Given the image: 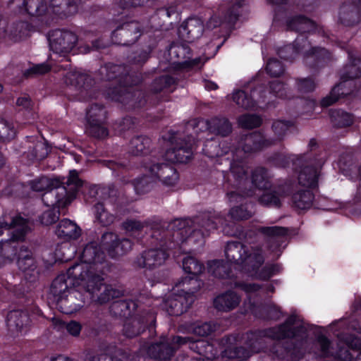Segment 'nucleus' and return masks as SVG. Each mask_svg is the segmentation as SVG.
Returning a JSON list of instances; mask_svg holds the SVG:
<instances>
[{
  "label": "nucleus",
  "instance_id": "f257e3e1",
  "mask_svg": "<svg viewBox=\"0 0 361 361\" xmlns=\"http://www.w3.org/2000/svg\"><path fill=\"white\" fill-rule=\"evenodd\" d=\"M103 79L116 80L117 85L107 90V96L111 99L126 106L128 109H135L145 105L148 101L152 105L166 100L164 94H159L164 89L175 83V79L164 75L155 78L149 88V94L146 97L145 93L134 86L142 81L141 73L129 72L122 65L109 63L99 70Z\"/></svg>",
  "mask_w": 361,
  "mask_h": 361
},
{
  "label": "nucleus",
  "instance_id": "f03ea898",
  "mask_svg": "<svg viewBox=\"0 0 361 361\" xmlns=\"http://www.w3.org/2000/svg\"><path fill=\"white\" fill-rule=\"evenodd\" d=\"M307 336V327L297 315L291 314L286 321L272 328L247 332L244 336V343L250 353H258L267 348L266 338L281 340L286 338L303 339Z\"/></svg>",
  "mask_w": 361,
  "mask_h": 361
},
{
  "label": "nucleus",
  "instance_id": "7ed1b4c3",
  "mask_svg": "<svg viewBox=\"0 0 361 361\" xmlns=\"http://www.w3.org/2000/svg\"><path fill=\"white\" fill-rule=\"evenodd\" d=\"M59 183L50 187L42 196V202L48 207L65 209L80 192H86L87 183L75 170L70 171L68 176L60 178Z\"/></svg>",
  "mask_w": 361,
  "mask_h": 361
},
{
  "label": "nucleus",
  "instance_id": "20e7f679",
  "mask_svg": "<svg viewBox=\"0 0 361 361\" xmlns=\"http://www.w3.org/2000/svg\"><path fill=\"white\" fill-rule=\"evenodd\" d=\"M170 232L154 228L151 234L152 242L156 247L142 252L135 260V264L139 268L153 269L161 266L168 258L167 250L173 249V242L167 240Z\"/></svg>",
  "mask_w": 361,
  "mask_h": 361
},
{
  "label": "nucleus",
  "instance_id": "39448f33",
  "mask_svg": "<svg viewBox=\"0 0 361 361\" xmlns=\"http://www.w3.org/2000/svg\"><path fill=\"white\" fill-rule=\"evenodd\" d=\"M163 140L169 147L162 155L172 163H187L192 158L193 139L191 137H181L177 133L169 132L163 135Z\"/></svg>",
  "mask_w": 361,
  "mask_h": 361
},
{
  "label": "nucleus",
  "instance_id": "423d86ee",
  "mask_svg": "<svg viewBox=\"0 0 361 361\" xmlns=\"http://www.w3.org/2000/svg\"><path fill=\"white\" fill-rule=\"evenodd\" d=\"M78 40V36L74 32L66 30H55L49 35L50 49L62 57L59 66L65 70L72 68L68 54L75 47Z\"/></svg>",
  "mask_w": 361,
  "mask_h": 361
},
{
  "label": "nucleus",
  "instance_id": "0eeeda50",
  "mask_svg": "<svg viewBox=\"0 0 361 361\" xmlns=\"http://www.w3.org/2000/svg\"><path fill=\"white\" fill-rule=\"evenodd\" d=\"M182 336H161L158 341L147 343L144 346L147 355L151 359L159 361H168L175 355L183 341Z\"/></svg>",
  "mask_w": 361,
  "mask_h": 361
},
{
  "label": "nucleus",
  "instance_id": "6e6552de",
  "mask_svg": "<svg viewBox=\"0 0 361 361\" xmlns=\"http://www.w3.org/2000/svg\"><path fill=\"white\" fill-rule=\"evenodd\" d=\"M324 161L322 159L312 160L306 155H300L293 161L296 167L301 169L298 175L300 185L307 188H315L317 186V169L321 167Z\"/></svg>",
  "mask_w": 361,
  "mask_h": 361
},
{
  "label": "nucleus",
  "instance_id": "1a4fd4ad",
  "mask_svg": "<svg viewBox=\"0 0 361 361\" xmlns=\"http://www.w3.org/2000/svg\"><path fill=\"white\" fill-rule=\"evenodd\" d=\"M101 245L106 250L109 256L117 259L130 252L133 243L128 238L120 239L113 232H105L101 237Z\"/></svg>",
  "mask_w": 361,
  "mask_h": 361
},
{
  "label": "nucleus",
  "instance_id": "9d476101",
  "mask_svg": "<svg viewBox=\"0 0 361 361\" xmlns=\"http://www.w3.org/2000/svg\"><path fill=\"white\" fill-rule=\"evenodd\" d=\"M142 165L153 177L166 185H173L178 180V173L176 169L169 164L159 163L154 159H148L143 161Z\"/></svg>",
  "mask_w": 361,
  "mask_h": 361
},
{
  "label": "nucleus",
  "instance_id": "9b49d317",
  "mask_svg": "<svg viewBox=\"0 0 361 361\" xmlns=\"http://www.w3.org/2000/svg\"><path fill=\"white\" fill-rule=\"evenodd\" d=\"M142 28L135 20L125 22L112 32V39L116 44L128 46L134 44L141 36Z\"/></svg>",
  "mask_w": 361,
  "mask_h": 361
},
{
  "label": "nucleus",
  "instance_id": "f8f14e48",
  "mask_svg": "<svg viewBox=\"0 0 361 361\" xmlns=\"http://www.w3.org/2000/svg\"><path fill=\"white\" fill-rule=\"evenodd\" d=\"M156 318L152 313L136 316L127 320L123 329V334L128 338H134L143 333L147 327L151 331L154 329Z\"/></svg>",
  "mask_w": 361,
  "mask_h": 361
},
{
  "label": "nucleus",
  "instance_id": "ddd939ff",
  "mask_svg": "<svg viewBox=\"0 0 361 361\" xmlns=\"http://www.w3.org/2000/svg\"><path fill=\"white\" fill-rule=\"evenodd\" d=\"M88 300V297L80 290L72 288L54 305L61 312L70 314L82 307Z\"/></svg>",
  "mask_w": 361,
  "mask_h": 361
},
{
  "label": "nucleus",
  "instance_id": "4468645a",
  "mask_svg": "<svg viewBox=\"0 0 361 361\" xmlns=\"http://www.w3.org/2000/svg\"><path fill=\"white\" fill-rule=\"evenodd\" d=\"M274 141L267 139L259 132H253L240 135L237 141V147L241 149L245 153H252L261 150L264 147L273 145Z\"/></svg>",
  "mask_w": 361,
  "mask_h": 361
},
{
  "label": "nucleus",
  "instance_id": "2eb2a0df",
  "mask_svg": "<svg viewBox=\"0 0 361 361\" xmlns=\"http://www.w3.org/2000/svg\"><path fill=\"white\" fill-rule=\"evenodd\" d=\"M31 320L27 310L16 309L11 310L6 316V326L13 336L26 332L30 325Z\"/></svg>",
  "mask_w": 361,
  "mask_h": 361
},
{
  "label": "nucleus",
  "instance_id": "dca6fc26",
  "mask_svg": "<svg viewBox=\"0 0 361 361\" xmlns=\"http://www.w3.org/2000/svg\"><path fill=\"white\" fill-rule=\"evenodd\" d=\"M178 16L176 6L162 7L158 8L151 17V23L156 29L168 30L172 27Z\"/></svg>",
  "mask_w": 361,
  "mask_h": 361
},
{
  "label": "nucleus",
  "instance_id": "f3484780",
  "mask_svg": "<svg viewBox=\"0 0 361 361\" xmlns=\"http://www.w3.org/2000/svg\"><path fill=\"white\" fill-rule=\"evenodd\" d=\"M29 219L23 216L20 214H5L0 217V229L10 231L14 228L13 236L21 238L28 228Z\"/></svg>",
  "mask_w": 361,
  "mask_h": 361
},
{
  "label": "nucleus",
  "instance_id": "a211bd4d",
  "mask_svg": "<svg viewBox=\"0 0 361 361\" xmlns=\"http://www.w3.org/2000/svg\"><path fill=\"white\" fill-rule=\"evenodd\" d=\"M171 58L177 60V63L189 67L197 66L202 62L200 57L192 59L190 47L184 43L172 44L169 49Z\"/></svg>",
  "mask_w": 361,
  "mask_h": 361
},
{
  "label": "nucleus",
  "instance_id": "6ab92c4d",
  "mask_svg": "<svg viewBox=\"0 0 361 361\" xmlns=\"http://www.w3.org/2000/svg\"><path fill=\"white\" fill-rule=\"evenodd\" d=\"M75 286L72 280L68 281V276L66 274H60L52 281L48 299L52 305H55Z\"/></svg>",
  "mask_w": 361,
  "mask_h": 361
},
{
  "label": "nucleus",
  "instance_id": "aec40b11",
  "mask_svg": "<svg viewBox=\"0 0 361 361\" xmlns=\"http://www.w3.org/2000/svg\"><path fill=\"white\" fill-rule=\"evenodd\" d=\"M203 31V22L200 18H191L180 25L178 28V35L185 41L190 42L198 39Z\"/></svg>",
  "mask_w": 361,
  "mask_h": 361
},
{
  "label": "nucleus",
  "instance_id": "412c9836",
  "mask_svg": "<svg viewBox=\"0 0 361 361\" xmlns=\"http://www.w3.org/2000/svg\"><path fill=\"white\" fill-rule=\"evenodd\" d=\"M246 252L240 265L249 275L254 276L264 262L262 250L259 247H249Z\"/></svg>",
  "mask_w": 361,
  "mask_h": 361
},
{
  "label": "nucleus",
  "instance_id": "4be33fe9",
  "mask_svg": "<svg viewBox=\"0 0 361 361\" xmlns=\"http://www.w3.org/2000/svg\"><path fill=\"white\" fill-rule=\"evenodd\" d=\"M306 63L313 68H321L328 66L333 56L329 50L322 47H312L305 54Z\"/></svg>",
  "mask_w": 361,
  "mask_h": 361
},
{
  "label": "nucleus",
  "instance_id": "5701e85b",
  "mask_svg": "<svg viewBox=\"0 0 361 361\" xmlns=\"http://www.w3.org/2000/svg\"><path fill=\"white\" fill-rule=\"evenodd\" d=\"M272 352L279 359L287 358L290 361H298L303 356V352L300 346L290 341H287L281 345L276 344L272 348Z\"/></svg>",
  "mask_w": 361,
  "mask_h": 361
},
{
  "label": "nucleus",
  "instance_id": "b1692460",
  "mask_svg": "<svg viewBox=\"0 0 361 361\" xmlns=\"http://www.w3.org/2000/svg\"><path fill=\"white\" fill-rule=\"evenodd\" d=\"M361 0H355L353 3H345L342 5L339 12V20L345 26L356 25L360 18V7Z\"/></svg>",
  "mask_w": 361,
  "mask_h": 361
},
{
  "label": "nucleus",
  "instance_id": "393cba45",
  "mask_svg": "<svg viewBox=\"0 0 361 361\" xmlns=\"http://www.w3.org/2000/svg\"><path fill=\"white\" fill-rule=\"evenodd\" d=\"M236 337L233 335L225 336L221 339V343L226 345L224 355L228 359H239L246 360L251 356L250 350L243 346L234 345Z\"/></svg>",
  "mask_w": 361,
  "mask_h": 361
},
{
  "label": "nucleus",
  "instance_id": "a878e982",
  "mask_svg": "<svg viewBox=\"0 0 361 361\" xmlns=\"http://www.w3.org/2000/svg\"><path fill=\"white\" fill-rule=\"evenodd\" d=\"M22 147L25 149L24 153L27 154V157L31 160L44 159L49 152V147L44 142L34 138L25 140Z\"/></svg>",
  "mask_w": 361,
  "mask_h": 361
},
{
  "label": "nucleus",
  "instance_id": "bb28decb",
  "mask_svg": "<svg viewBox=\"0 0 361 361\" xmlns=\"http://www.w3.org/2000/svg\"><path fill=\"white\" fill-rule=\"evenodd\" d=\"M30 221H29L27 230L25 232L23 236L18 239L13 236L14 228H10V230H12L11 239L0 242V257L8 261L16 259L18 253V243L25 240V235L30 231Z\"/></svg>",
  "mask_w": 361,
  "mask_h": 361
},
{
  "label": "nucleus",
  "instance_id": "cd10ccee",
  "mask_svg": "<svg viewBox=\"0 0 361 361\" xmlns=\"http://www.w3.org/2000/svg\"><path fill=\"white\" fill-rule=\"evenodd\" d=\"M203 286V282L197 277L188 276L178 280L175 285L177 292L180 293L187 300L190 299V303L193 302L192 296L200 290Z\"/></svg>",
  "mask_w": 361,
  "mask_h": 361
},
{
  "label": "nucleus",
  "instance_id": "c85d7f7f",
  "mask_svg": "<svg viewBox=\"0 0 361 361\" xmlns=\"http://www.w3.org/2000/svg\"><path fill=\"white\" fill-rule=\"evenodd\" d=\"M259 231L268 238L269 248L273 252L279 249L283 238L288 234V228L281 226L260 227Z\"/></svg>",
  "mask_w": 361,
  "mask_h": 361
},
{
  "label": "nucleus",
  "instance_id": "c756f323",
  "mask_svg": "<svg viewBox=\"0 0 361 361\" xmlns=\"http://www.w3.org/2000/svg\"><path fill=\"white\" fill-rule=\"evenodd\" d=\"M350 339V342L347 341L339 346L336 357L342 361H361V352L357 349L360 345V340L351 337Z\"/></svg>",
  "mask_w": 361,
  "mask_h": 361
},
{
  "label": "nucleus",
  "instance_id": "7c9ffc66",
  "mask_svg": "<svg viewBox=\"0 0 361 361\" xmlns=\"http://www.w3.org/2000/svg\"><path fill=\"white\" fill-rule=\"evenodd\" d=\"M348 80H341L331 90L329 95L323 98L321 101V105L323 107H327L334 104L340 97H345L350 95L353 92V85L352 83H348Z\"/></svg>",
  "mask_w": 361,
  "mask_h": 361
},
{
  "label": "nucleus",
  "instance_id": "2f4dec72",
  "mask_svg": "<svg viewBox=\"0 0 361 361\" xmlns=\"http://www.w3.org/2000/svg\"><path fill=\"white\" fill-rule=\"evenodd\" d=\"M224 219L210 214H202L193 219V224L198 227L203 236L209 235V232L217 228L218 224H223Z\"/></svg>",
  "mask_w": 361,
  "mask_h": 361
},
{
  "label": "nucleus",
  "instance_id": "473e14b6",
  "mask_svg": "<svg viewBox=\"0 0 361 361\" xmlns=\"http://www.w3.org/2000/svg\"><path fill=\"white\" fill-rule=\"evenodd\" d=\"M207 130L215 135L228 136L233 130V126L226 117H214L205 121Z\"/></svg>",
  "mask_w": 361,
  "mask_h": 361
},
{
  "label": "nucleus",
  "instance_id": "72a5a7b5",
  "mask_svg": "<svg viewBox=\"0 0 361 361\" xmlns=\"http://www.w3.org/2000/svg\"><path fill=\"white\" fill-rule=\"evenodd\" d=\"M63 79L67 85L74 86L78 90H88L94 84V81L90 75L78 71L68 72Z\"/></svg>",
  "mask_w": 361,
  "mask_h": 361
},
{
  "label": "nucleus",
  "instance_id": "f704fd0d",
  "mask_svg": "<svg viewBox=\"0 0 361 361\" xmlns=\"http://www.w3.org/2000/svg\"><path fill=\"white\" fill-rule=\"evenodd\" d=\"M248 246L240 241H228L225 247V255L227 260L235 264L243 263V257L248 252Z\"/></svg>",
  "mask_w": 361,
  "mask_h": 361
},
{
  "label": "nucleus",
  "instance_id": "c9c22d12",
  "mask_svg": "<svg viewBox=\"0 0 361 361\" xmlns=\"http://www.w3.org/2000/svg\"><path fill=\"white\" fill-rule=\"evenodd\" d=\"M240 297L234 291L228 290L214 300V307L223 312H228L235 309L240 303Z\"/></svg>",
  "mask_w": 361,
  "mask_h": 361
},
{
  "label": "nucleus",
  "instance_id": "e433bc0d",
  "mask_svg": "<svg viewBox=\"0 0 361 361\" xmlns=\"http://www.w3.org/2000/svg\"><path fill=\"white\" fill-rule=\"evenodd\" d=\"M287 30L300 33L310 32L316 29V23L302 15L293 16L286 20Z\"/></svg>",
  "mask_w": 361,
  "mask_h": 361
},
{
  "label": "nucleus",
  "instance_id": "4c0bfd02",
  "mask_svg": "<svg viewBox=\"0 0 361 361\" xmlns=\"http://www.w3.org/2000/svg\"><path fill=\"white\" fill-rule=\"evenodd\" d=\"M56 234L64 240H75L80 236L81 229L75 223L66 219L58 224Z\"/></svg>",
  "mask_w": 361,
  "mask_h": 361
},
{
  "label": "nucleus",
  "instance_id": "58836bf2",
  "mask_svg": "<svg viewBox=\"0 0 361 361\" xmlns=\"http://www.w3.org/2000/svg\"><path fill=\"white\" fill-rule=\"evenodd\" d=\"M104 259V252L94 243L86 245L80 255L81 261L87 265L101 264Z\"/></svg>",
  "mask_w": 361,
  "mask_h": 361
},
{
  "label": "nucleus",
  "instance_id": "ea45409f",
  "mask_svg": "<svg viewBox=\"0 0 361 361\" xmlns=\"http://www.w3.org/2000/svg\"><path fill=\"white\" fill-rule=\"evenodd\" d=\"M104 279L95 272L94 268L90 271L88 277L86 278L82 287L89 300L94 298L96 293L101 290V288L104 285Z\"/></svg>",
  "mask_w": 361,
  "mask_h": 361
},
{
  "label": "nucleus",
  "instance_id": "a19ab883",
  "mask_svg": "<svg viewBox=\"0 0 361 361\" xmlns=\"http://www.w3.org/2000/svg\"><path fill=\"white\" fill-rule=\"evenodd\" d=\"M93 268L92 265H87L83 262L75 264L68 269L66 275L68 276V280H72L75 283V285L81 286Z\"/></svg>",
  "mask_w": 361,
  "mask_h": 361
},
{
  "label": "nucleus",
  "instance_id": "79ce46f5",
  "mask_svg": "<svg viewBox=\"0 0 361 361\" xmlns=\"http://www.w3.org/2000/svg\"><path fill=\"white\" fill-rule=\"evenodd\" d=\"M137 305L131 300H118L111 304L109 311L116 317H127L137 309Z\"/></svg>",
  "mask_w": 361,
  "mask_h": 361
},
{
  "label": "nucleus",
  "instance_id": "37998d69",
  "mask_svg": "<svg viewBox=\"0 0 361 361\" xmlns=\"http://www.w3.org/2000/svg\"><path fill=\"white\" fill-rule=\"evenodd\" d=\"M18 6L25 9V12L32 16H42L47 11V3L44 0H14Z\"/></svg>",
  "mask_w": 361,
  "mask_h": 361
},
{
  "label": "nucleus",
  "instance_id": "c03bdc74",
  "mask_svg": "<svg viewBox=\"0 0 361 361\" xmlns=\"http://www.w3.org/2000/svg\"><path fill=\"white\" fill-rule=\"evenodd\" d=\"M182 339L184 341L180 342V347L188 344L190 350L204 357H208L212 352L213 345L205 340L194 339L190 336L182 337Z\"/></svg>",
  "mask_w": 361,
  "mask_h": 361
},
{
  "label": "nucleus",
  "instance_id": "a18cd8bd",
  "mask_svg": "<svg viewBox=\"0 0 361 361\" xmlns=\"http://www.w3.org/2000/svg\"><path fill=\"white\" fill-rule=\"evenodd\" d=\"M52 12L60 18H66L77 12V5L73 0H51Z\"/></svg>",
  "mask_w": 361,
  "mask_h": 361
},
{
  "label": "nucleus",
  "instance_id": "49530a36",
  "mask_svg": "<svg viewBox=\"0 0 361 361\" xmlns=\"http://www.w3.org/2000/svg\"><path fill=\"white\" fill-rule=\"evenodd\" d=\"M30 25L25 21L14 22L9 25L6 29L2 30L6 31V37H8L11 40L18 42L28 35Z\"/></svg>",
  "mask_w": 361,
  "mask_h": 361
},
{
  "label": "nucleus",
  "instance_id": "de8ad7c7",
  "mask_svg": "<svg viewBox=\"0 0 361 361\" xmlns=\"http://www.w3.org/2000/svg\"><path fill=\"white\" fill-rule=\"evenodd\" d=\"M187 299L180 293L178 296H169L164 302V308L169 314L172 316H179L186 311L188 307L184 305V302Z\"/></svg>",
  "mask_w": 361,
  "mask_h": 361
},
{
  "label": "nucleus",
  "instance_id": "09e8293b",
  "mask_svg": "<svg viewBox=\"0 0 361 361\" xmlns=\"http://www.w3.org/2000/svg\"><path fill=\"white\" fill-rule=\"evenodd\" d=\"M361 78V59L351 58L341 71V80H353Z\"/></svg>",
  "mask_w": 361,
  "mask_h": 361
},
{
  "label": "nucleus",
  "instance_id": "8fccbe9b",
  "mask_svg": "<svg viewBox=\"0 0 361 361\" xmlns=\"http://www.w3.org/2000/svg\"><path fill=\"white\" fill-rule=\"evenodd\" d=\"M151 140L145 136H135L130 142V152L135 156L145 155L150 151Z\"/></svg>",
  "mask_w": 361,
  "mask_h": 361
},
{
  "label": "nucleus",
  "instance_id": "3c124183",
  "mask_svg": "<svg viewBox=\"0 0 361 361\" xmlns=\"http://www.w3.org/2000/svg\"><path fill=\"white\" fill-rule=\"evenodd\" d=\"M314 195L310 190H301L292 197L293 206L298 209H307L311 207Z\"/></svg>",
  "mask_w": 361,
  "mask_h": 361
},
{
  "label": "nucleus",
  "instance_id": "603ef678",
  "mask_svg": "<svg viewBox=\"0 0 361 361\" xmlns=\"http://www.w3.org/2000/svg\"><path fill=\"white\" fill-rule=\"evenodd\" d=\"M208 271L216 278L225 279L230 276L231 269L228 261L214 259L208 262Z\"/></svg>",
  "mask_w": 361,
  "mask_h": 361
},
{
  "label": "nucleus",
  "instance_id": "864d4df0",
  "mask_svg": "<svg viewBox=\"0 0 361 361\" xmlns=\"http://www.w3.org/2000/svg\"><path fill=\"white\" fill-rule=\"evenodd\" d=\"M330 118L333 126L337 128L350 126L353 123V116L341 109L331 110Z\"/></svg>",
  "mask_w": 361,
  "mask_h": 361
},
{
  "label": "nucleus",
  "instance_id": "5fc2aeb1",
  "mask_svg": "<svg viewBox=\"0 0 361 361\" xmlns=\"http://www.w3.org/2000/svg\"><path fill=\"white\" fill-rule=\"evenodd\" d=\"M97 221L103 226H108L114 222L115 216L111 214L103 202H97L93 206Z\"/></svg>",
  "mask_w": 361,
  "mask_h": 361
},
{
  "label": "nucleus",
  "instance_id": "6e6d98bb",
  "mask_svg": "<svg viewBox=\"0 0 361 361\" xmlns=\"http://www.w3.org/2000/svg\"><path fill=\"white\" fill-rule=\"evenodd\" d=\"M293 126L294 122L292 121H274L272 123L271 129L274 133L275 137L274 138H269L271 140L274 141L273 145L283 140L289 128Z\"/></svg>",
  "mask_w": 361,
  "mask_h": 361
},
{
  "label": "nucleus",
  "instance_id": "4d7b16f0",
  "mask_svg": "<svg viewBox=\"0 0 361 361\" xmlns=\"http://www.w3.org/2000/svg\"><path fill=\"white\" fill-rule=\"evenodd\" d=\"M252 183L259 189L266 190L271 187L270 176L264 167L255 169L252 174Z\"/></svg>",
  "mask_w": 361,
  "mask_h": 361
},
{
  "label": "nucleus",
  "instance_id": "13d9d810",
  "mask_svg": "<svg viewBox=\"0 0 361 361\" xmlns=\"http://www.w3.org/2000/svg\"><path fill=\"white\" fill-rule=\"evenodd\" d=\"M107 111L102 104H92L87 111V123L99 122L104 123L106 121Z\"/></svg>",
  "mask_w": 361,
  "mask_h": 361
},
{
  "label": "nucleus",
  "instance_id": "bf43d9fd",
  "mask_svg": "<svg viewBox=\"0 0 361 361\" xmlns=\"http://www.w3.org/2000/svg\"><path fill=\"white\" fill-rule=\"evenodd\" d=\"M182 264L184 271L193 277H197L204 269V266L200 261L190 256L184 257Z\"/></svg>",
  "mask_w": 361,
  "mask_h": 361
},
{
  "label": "nucleus",
  "instance_id": "052dcab7",
  "mask_svg": "<svg viewBox=\"0 0 361 361\" xmlns=\"http://www.w3.org/2000/svg\"><path fill=\"white\" fill-rule=\"evenodd\" d=\"M120 295V291L114 288L111 286L104 284L101 290L96 293L94 298L91 300L97 301L99 304L108 302L110 300L118 298Z\"/></svg>",
  "mask_w": 361,
  "mask_h": 361
},
{
  "label": "nucleus",
  "instance_id": "680f3d73",
  "mask_svg": "<svg viewBox=\"0 0 361 361\" xmlns=\"http://www.w3.org/2000/svg\"><path fill=\"white\" fill-rule=\"evenodd\" d=\"M59 177L49 178L47 177H41L32 180L30 183V187L32 190L37 192L47 191L50 187L53 185H59Z\"/></svg>",
  "mask_w": 361,
  "mask_h": 361
},
{
  "label": "nucleus",
  "instance_id": "e2e57ef3",
  "mask_svg": "<svg viewBox=\"0 0 361 361\" xmlns=\"http://www.w3.org/2000/svg\"><path fill=\"white\" fill-rule=\"evenodd\" d=\"M85 133L91 137H94L98 139H102L108 135V129L106 126V123H87L85 129Z\"/></svg>",
  "mask_w": 361,
  "mask_h": 361
},
{
  "label": "nucleus",
  "instance_id": "0e129e2a",
  "mask_svg": "<svg viewBox=\"0 0 361 361\" xmlns=\"http://www.w3.org/2000/svg\"><path fill=\"white\" fill-rule=\"evenodd\" d=\"M16 130L12 123L4 119L0 120V141L9 142L14 139Z\"/></svg>",
  "mask_w": 361,
  "mask_h": 361
},
{
  "label": "nucleus",
  "instance_id": "69168bd1",
  "mask_svg": "<svg viewBox=\"0 0 361 361\" xmlns=\"http://www.w3.org/2000/svg\"><path fill=\"white\" fill-rule=\"evenodd\" d=\"M228 214L233 220L239 221L250 219L252 216V212L246 205L241 204L232 207Z\"/></svg>",
  "mask_w": 361,
  "mask_h": 361
},
{
  "label": "nucleus",
  "instance_id": "338daca9",
  "mask_svg": "<svg viewBox=\"0 0 361 361\" xmlns=\"http://www.w3.org/2000/svg\"><path fill=\"white\" fill-rule=\"evenodd\" d=\"M60 209L52 207L44 212L39 216V220L44 226L51 225L59 219Z\"/></svg>",
  "mask_w": 361,
  "mask_h": 361
},
{
  "label": "nucleus",
  "instance_id": "774afa93",
  "mask_svg": "<svg viewBox=\"0 0 361 361\" xmlns=\"http://www.w3.org/2000/svg\"><path fill=\"white\" fill-rule=\"evenodd\" d=\"M149 51L147 49H137L131 52L128 56V61L130 64L142 66L149 59Z\"/></svg>",
  "mask_w": 361,
  "mask_h": 361
}]
</instances>
